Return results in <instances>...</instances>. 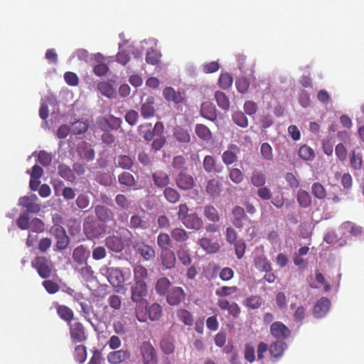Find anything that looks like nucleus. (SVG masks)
<instances>
[{"label":"nucleus","mask_w":364,"mask_h":364,"mask_svg":"<svg viewBox=\"0 0 364 364\" xmlns=\"http://www.w3.org/2000/svg\"><path fill=\"white\" fill-rule=\"evenodd\" d=\"M31 265L41 278L48 279L52 275L53 267L52 262L44 256L35 257L31 262Z\"/></svg>","instance_id":"nucleus-1"},{"label":"nucleus","mask_w":364,"mask_h":364,"mask_svg":"<svg viewBox=\"0 0 364 364\" xmlns=\"http://www.w3.org/2000/svg\"><path fill=\"white\" fill-rule=\"evenodd\" d=\"M148 294V288L146 282H134L131 287V299L136 304H148L146 297Z\"/></svg>","instance_id":"nucleus-2"},{"label":"nucleus","mask_w":364,"mask_h":364,"mask_svg":"<svg viewBox=\"0 0 364 364\" xmlns=\"http://www.w3.org/2000/svg\"><path fill=\"white\" fill-rule=\"evenodd\" d=\"M140 353L144 364H157L158 358L156 350L149 342L144 341L141 344Z\"/></svg>","instance_id":"nucleus-3"},{"label":"nucleus","mask_w":364,"mask_h":364,"mask_svg":"<svg viewBox=\"0 0 364 364\" xmlns=\"http://www.w3.org/2000/svg\"><path fill=\"white\" fill-rule=\"evenodd\" d=\"M68 326L70 338L73 343H82L87 340L85 328L81 322L74 321Z\"/></svg>","instance_id":"nucleus-4"},{"label":"nucleus","mask_w":364,"mask_h":364,"mask_svg":"<svg viewBox=\"0 0 364 364\" xmlns=\"http://www.w3.org/2000/svg\"><path fill=\"white\" fill-rule=\"evenodd\" d=\"M122 124V119L111 115L109 119L101 117L97 119V124L102 131L109 132L111 130L118 129Z\"/></svg>","instance_id":"nucleus-5"},{"label":"nucleus","mask_w":364,"mask_h":364,"mask_svg":"<svg viewBox=\"0 0 364 364\" xmlns=\"http://www.w3.org/2000/svg\"><path fill=\"white\" fill-rule=\"evenodd\" d=\"M38 198L36 195L31 196H23L19 198L18 205L26 209L28 213H38L41 206L37 203Z\"/></svg>","instance_id":"nucleus-6"},{"label":"nucleus","mask_w":364,"mask_h":364,"mask_svg":"<svg viewBox=\"0 0 364 364\" xmlns=\"http://www.w3.org/2000/svg\"><path fill=\"white\" fill-rule=\"evenodd\" d=\"M232 223L238 229H242L244 227L245 222L250 221L248 216L247 215L245 208L240 206L235 205L232 209Z\"/></svg>","instance_id":"nucleus-7"},{"label":"nucleus","mask_w":364,"mask_h":364,"mask_svg":"<svg viewBox=\"0 0 364 364\" xmlns=\"http://www.w3.org/2000/svg\"><path fill=\"white\" fill-rule=\"evenodd\" d=\"M105 276L109 282L113 287H119L124 282V276L122 271L117 267H108L106 269Z\"/></svg>","instance_id":"nucleus-8"},{"label":"nucleus","mask_w":364,"mask_h":364,"mask_svg":"<svg viewBox=\"0 0 364 364\" xmlns=\"http://www.w3.org/2000/svg\"><path fill=\"white\" fill-rule=\"evenodd\" d=\"M165 296L169 305L178 306L185 299L186 293L181 287H174Z\"/></svg>","instance_id":"nucleus-9"},{"label":"nucleus","mask_w":364,"mask_h":364,"mask_svg":"<svg viewBox=\"0 0 364 364\" xmlns=\"http://www.w3.org/2000/svg\"><path fill=\"white\" fill-rule=\"evenodd\" d=\"M270 332L277 339H285L290 336V330L282 322L275 321L270 326Z\"/></svg>","instance_id":"nucleus-10"},{"label":"nucleus","mask_w":364,"mask_h":364,"mask_svg":"<svg viewBox=\"0 0 364 364\" xmlns=\"http://www.w3.org/2000/svg\"><path fill=\"white\" fill-rule=\"evenodd\" d=\"M133 248L136 253L139 254L145 260H150L155 257L154 249L143 242H136Z\"/></svg>","instance_id":"nucleus-11"},{"label":"nucleus","mask_w":364,"mask_h":364,"mask_svg":"<svg viewBox=\"0 0 364 364\" xmlns=\"http://www.w3.org/2000/svg\"><path fill=\"white\" fill-rule=\"evenodd\" d=\"M160 258L164 269H171L175 267L176 257L171 249L161 251Z\"/></svg>","instance_id":"nucleus-12"},{"label":"nucleus","mask_w":364,"mask_h":364,"mask_svg":"<svg viewBox=\"0 0 364 364\" xmlns=\"http://www.w3.org/2000/svg\"><path fill=\"white\" fill-rule=\"evenodd\" d=\"M155 99L153 96H149L141 105V114L144 119H149L155 115Z\"/></svg>","instance_id":"nucleus-13"},{"label":"nucleus","mask_w":364,"mask_h":364,"mask_svg":"<svg viewBox=\"0 0 364 364\" xmlns=\"http://www.w3.org/2000/svg\"><path fill=\"white\" fill-rule=\"evenodd\" d=\"M240 149L237 145L231 144L228 146V150L225 151L222 155V159L225 164L230 165L235 163L237 159V154Z\"/></svg>","instance_id":"nucleus-14"},{"label":"nucleus","mask_w":364,"mask_h":364,"mask_svg":"<svg viewBox=\"0 0 364 364\" xmlns=\"http://www.w3.org/2000/svg\"><path fill=\"white\" fill-rule=\"evenodd\" d=\"M163 96L166 101L173 102L175 104L182 103L185 100L183 93L176 91L171 87H166L164 89Z\"/></svg>","instance_id":"nucleus-15"},{"label":"nucleus","mask_w":364,"mask_h":364,"mask_svg":"<svg viewBox=\"0 0 364 364\" xmlns=\"http://www.w3.org/2000/svg\"><path fill=\"white\" fill-rule=\"evenodd\" d=\"M176 185L182 190H190L194 186L193 178L184 171H181L176 178Z\"/></svg>","instance_id":"nucleus-16"},{"label":"nucleus","mask_w":364,"mask_h":364,"mask_svg":"<svg viewBox=\"0 0 364 364\" xmlns=\"http://www.w3.org/2000/svg\"><path fill=\"white\" fill-rule=\"evenodd\" d=\"M331 302L326 297H322L316 302L314 307L313 314L316 318H322L328 311Z\"/></svg>","instance_id":"nucleus-17"},{"label":"nucleus","mask_w":364,"mask_h":364,"mask_svg":"<svg viewBox=\"0 0 364 364\" xmlns=\"http://www.w3.org/2000/svg\"><path fill=\"white\" fill-rule=\"evenodd\" d=\"M200 112L203 117L210 121L215 122L217 119V109L215 105H213L210 102H205L202 103Z\"/></svg>","instance_id":"nucleus-18"},{"label":"nucleus","mask_w":364,"mask_h":364,"mask_svg":"<svg viewBox=\"0 0 364 364\" xmlns=\"http://www.w3.org/2000/svg\"><path fill=\"white\" fill-rule=\"evenodd\" d=\"M188 229L199 230L203 227V221L197 213H191L186 219L182 222Z\"/></svg>","instance_id":"nucleus-19"},{"label":"nucleus","mask_w":364,"mask_h":364,"mask_svg":"<svg viewBox=\"0 0 364 364\" xmlns=\"http://www.w3.org/2000/svg\"><path fill=\"white\" fill-rule=\"evenodd\" d=\"M89 257L90 251L87 250L83 245H79L73 250V259L79 264H87V260Z\"/></svg>","instance_id":"nucleus-20"},{"label":"nucleus","mask_w":364,"mask_h":364,"mask_svg":"<svg viewBox=\"0 0 364 364\" xmlns=\"http://www.w3.org/2000/svg\"><path fill=\"white\" fill-rule=\"evenodd\" d=\"M106 247L112 252H120L124 250V245L122 239L117 236H109L105 239Z\"/></svg>","instance_id":"nucleus-21"},{"label":"nucleus","mask_w":364,"mask_h":364,"mask_svg":"<svg viewBox=\"0 0 364 364\" xmlns=\"http://www.w3.org/2000/svg\"><path fill=\"white\" fill-rule=\"evenodd\" d=\"M130 357V353L127 350L112 351L107 355V360L112 364H119Z\"/></svg>","instance_id":"nucleus-22"},{"label":"nucleus","mask_w":364,"mask_h":364,"mask_svg":"<svg viewBox=\"0 0 364 364\" xmlns=\"http://www.w3.org/2000/svg\"><path fill=\"white\" fill-rule=\"evenodd\" d=\"M198 244L203 250L209 254L216 253L220 247L218 242L208 237H203L200 239Z\"/></svg>","instance_id":"nucleus-23"},{"label":"nucleus","mask_w":364,"mask_h":364,"mask_svg":"<svg viewBox=\"0 0 364 364\" xmlns=\"http://www.w3.org/2000/svg\"><path fill=\"white\" fill-rule=\"evenodd\" d=\"M56 312L60 318L68 323H70L74 318V313L73 310L65 305H60L58 303L55 304Z\"/></svg>","instance_id":"nucleus-24"},{"label":"nucleus","mask_w":364,"mask_h":364,"mask_svg":"<svg viewBox=\"0 0 364 364\" xmlns=\"http://www.w3.org/2000/svg\"><path fill=\"white\" fill-rule=\"evenodd\" d=\"M171 286V281L166 277H160L156 282L155 289L160 296H165Z\"/></svg>","instance_id":"nucleus-25"},{"label":"nucleus","mask_w":364,"mask_h":364,"mask_svg":"<svg viewBox=\"0 0 364 364\" xmlns=\"http://www.w3.org/2000/svg\"><path fill=\"white\" fill-rule=\"evenodd\" d=\"M153 181L154 185L159 188H164L167 186L170 182L168 175L163 171H159L152 174Z\"/></svg>","instance_id":"nucleus-26"},{"label":"nucleus","mask_w":364,"mask_h":364,"mask_svg":"<svg viewBox=\"0 0 364 364\" xmlns=\"http://www.w3.org/2000/svg\"><path fill=\"white\" fill-rule=\"evenodd\" d=\"M114 164L116 167L126 170H132L134 165V161L131 156L121 154L114 158Z\"/></svg>","instance_id":"nucleus-27"},{"label":"nucleus","mask_w":364,"mask_h":364,"mask_svg":"<svg viewBox=\"0 0 364 364\" xmlns=\"http://www.w3.org/2000/svg\"><path fill=\"white\" fill-rule=\"evenodd\" d=\"M97 218L102 222H108L113 218V213L108 208L98 205L95 208Z\"/></svg>","instance_id":"nucleus-28"},{"label":"nucleus","mask_w":364,"mask_h":364,"mask_svg":"<svg viewBox=\"0 0 364 364\" xmlns=\"http://www.w3.org/2000/svg\"><path fill=\"white\" fill-rule=\"evenodd\" d=\"M195 132L199 139L205 141H209L213 138V134L210 129L203 124H196Z\"/></svg>","instance_id":"nucleus-29"},{"label":"nucleus","mask_w":364,"mask_h":364,"mask_svg":"<svg viewBox=\"0 0 364 364\" xmlns=\"http://www.w3.org/2000/svg\"><path fill=\"white\" fill-rule=\"evenodd\" d=\"M287 346L285 342L282 341H277L270 345L269 350L272 356L279 358L282 356Z\"/></svg>","instance_id":"nucleus-30"},{"label":"nucleus","mask_w":364,"mask_h":364,"mask_svg":"<svg viewBox=\"0 0 364 364\" xmlns=\"http://www.w3.org/2000/svg\"><path fill=\"white\" fill-rule=\"evenodd\" d=\"M119 183L127 188H132L136 184V180L129 172L123 171L118 176Z\"/></svg>","instance_id":"nucleus-31"},{"label":"nucleus","mask_w":364,"mask_h":364,"mask_svg":"<svg viewBox=\"0 0 364 364\" xmlns=\"http://www.w3.org/2000/svg\"><path fill=\"white\" fill-rule=\"evenodd\" d=\"M221 183L216 179H210L208 181L206 186L207 193L213 198L218 197L221 193Z\"/></svg>","instance_id":"nucleus-32"},{"label":"nucleus","mask_w":364,"mask_h":364,"mask_svg":"<svg viewBox=\"0 0 364 364\" xmlns=\"http://www.w3.org/2000/svg\"><path fill=\"white\" fill-rule=\"evenodd\" d=\"M177 257L181 263L184 266H189L192 263V258L189 250L184 246H179L176 251Z\"/></svg>","instance_id":"nucleus-33"},{"label":"nucleus","mask_w":364,"mask_h":364,"mask_svg":"<svg viewBox=\"0 0 364 364\" xmlns=\"http://www.w3.org/2000/svg\"><path fill=\"white\" fill-rule=\"evenodd\" d=\"M172 239L176 242H184L189 238V232L183 228H174L171 231Z\"/></svg>","instance_id":"nucleus-34"},{"label":"nucleus","mask_w":364,"mask_h":364,"mask_svg":"<svg viewBox=\"0 0 364 364\" xmlns=\"http://www.w3.org/2000/svg\"><path fill=\"white\" fill-rule=\"evenodd\" d=\"M341 229L343 235H350L352 236L360 235L362 232L361 228L354 223L347 221L342 224Z\"/></svg>","instance_id":"nucleus-35"},{"label":"nucleus","mask_w":364,"mask_h":364,"mask_svg":"<svg viewBox=\"0 0 364 364\" xmlns=\"http://www.w3.org/2000/svg\"><path fill=\"white\" fill-rule=\"evenodd\" d=\"M58 174L65 180L74 182L76 180L75 173L70 166L65 164H60L58 168Z\"/></svg>","instance_id":"nucleus-36"},{"label":"nucleus","mask_w":364,"mask_h":364,"mask_svg":"<svg viewBox=\"0 0 364 364\" xmlns=\"http://www.w3.org/2000/svg\"><path fill=\"white\" fill-rule=\"evenodd\" d=\"M243 305L250 309H259L263 304L262 298L259 295H252L245 299Z\"/></svg>","instance_id":"nucleus-37"},{"label":"nucleus","mask_w":364,"mask_h":364,"mask_svg":"<svg viewBox=\"0 0 364 364\" xmlns=\"http://www.w3.org/2000/svg\"><path fill=\"white\" fill-rule=\"evenodd\" d=\"M218 107L224 111H228L230 108V100L228 97L221 91H216L214 95Z\"/></svg>","instance_id":"nucleus-38"},{"label":"nucleus","mask_w":364,"mask_h":364,"mask_svg":"<svg viewBox=\"0 0 364 364\" xmlns=\"http://www.w3.org/2000/svg\"><path fill=\"white\" fill-rule=\"evenodd\" d=\"M97 90L104 96L112 98L115 96L116 92L112 85L107 82H100L97 85Z\"/></svg>","instance_id":"nucleus-39"},{"label":"nucleus","mask_w":364,"mask_h":364,"mask_svg":"<svg viewBox=\"0 0 364 364\" xmlns=\"http://www.w3.org/2000/svg\"><path fill=\"white\" fill-rule=\"evenodd\" d=\"M296 198L299 205L304 208L309 207L311 204V197L306 191L302 189L299 190Z\"/></svg>","instance_id":"nucleus-40"},{"label":"nucleus","mask_w":364,"mask_h":364,"mask_svg":"<svg viewBox=\"0 0 364 364\" xmlns=\"http://www.w3.org/2000/svg\"><path fill=\"white\" fill-rule=\"evenodd\" d=\"M204 215L208 220L213 223L219 222L220 220L218 210L212 205H208L204 207Z\"/></svg>","instance_id":"nucleus-41"},{"label":"nucleus","mask_w":364,"mask_h":364,"mask_svg":"<svg viewBox=\"0 0 364 364\" xmlns=\"http://www.w3.org/2000/svg\"><path fill=\"white\" fill-rule=\"evenodd\" d=\"M299 156L304 161H311L315 158V153L312 148L304 144L299 149Z\"/></svg>","instance_id":"nucleus-42"},{"label":"nucleus","mask_w":364,"mask_h":364,"mask_svg":"<svg viewBox=\"0 0 364 364\" xmlns=\"http://www.w3.org/2000/svg\"><path fill=\"white\" fill-rule=\"evenodd\" d=\"M147 314L150 320L157 321L162 315V307L159 304L154 303L147 307Z\"/></svg>","instance_id":"nucleus-43"},{"label":"nucleus","mask_w":364,"mask_h":364,"mask_svg":"<svg viewBox=\"0 0 364 364\" xmlns=\"http://www.w3.org/2000/svg\"><path fill=\"white\" fill-rule=\"evenodd\" d=\"M88 123L86 121L77 120L70 126L71 133L74 135H79L87 132Z\"/></svg>","instance_id":"nucleus-44"},{"label":"nucleus","mask_w":364,"mask_h":364,"mask_svg":"<svg viewBox=\"0 0 364 364\" xmlns=\"http://www.w3.org/2000/svg\"><path fill=\"white\" fill-rule=\"evenodd\" d=\"M173 135L176 139L181 143H188L191 140L188 131L181 127L175 128Z\"/></svg>","instance_id":"nucleus-45"},{"label":"nucleus","mask_w":364,"mask_h":364,"mask_svg":"<svg viewBox=\"0 0 364 364\" xmlns=\"http://www.w3.org/2000/svg\"><path fill=\"white\" fill-rule=\"evenodd\" d=\"M156 242L161 251L164 250H169L171 246V240L168 234L161 232L157 236Z\"/></svg>","instance_id":"nucleus-46"},{"label":"nucleus","mask_w":364,"mask_h":364,"mask_svg":"<svg viewBox=\"0 0 364 364\" xmlns=\"http://www.w3.org/2000/svg\"><path fill=\"white\" fill-rule=\"evenodd\" d=\"M176 316L178 319L186 326H192L193 324V317L192 314L186 309H180L176 311Z\"/></svg>","instance_id":"nucleus-47"},{"label":"nucleus","mask_w":364,"mask_h":364,"mask_svg":"<svg viewBox=\"0 0 364 364\" xmlns=\"http://www.w3.org/2000/svg\"><path fill=\"white\" fill-rule=\"evenodd\" d=\"M148 277V271L146 267L139 264L134 268V282H145L144 279Z\"/></svg>","instance_id":"nucleus-48"},{"label":"nucleus","mask_w":364,"mask_h":364,"mask_svg":"<svg viewBox=\"0 0 364 364\" xmlns=\"http://www.w3.org/2000/svg\"><path fill=\"white\" fill-rule=\"evenodd\" d=\"M350 165L354 171H359L362 168L363 158L360 154H356L353 151L350 154Z\"/></svg>","instance_id":"nucleus-49"},{"label":"nucleus","mask_w":364,"mask_h":364,"mask_svg":"<svg viewBox=\"0 0 364 364\" xmlns=\"http://www.w3.org/2000/svg\"><path fill=\"white\" fill-rule=\"evenodd\" d=\"M311 193L315 198L319 200H323L326 197V188L321 183L318 182L312 184Z\"/></svg>","instance_id":"nucleus-50"},{"label":"nucleus","mask_w":364,"mask_h":364,"mask_svg":"<svg viewBox=\"0 0 364 364\" xmlns=\"http://www.w3.org/2000/svg\"><path fill=\"white\" fill-rule=\"evenodd\" d=\"M139 132L146 141H151L154 136V133L150 123L140 125L139 127Z\"/></svg>","instance_id":"nucleus-51"},{"label":"nucleus","mask_w":364,"mask_h":364,"mask_svg":"<svg viewBox=\"0 0 364 364\" xmlns=\"http://www.w3.org/2000/svg\"><path fill=\"white\" fill-rule=\"evenodd\" d=\"M251 183L257 188L264 186L266 183V177L264 174L260 171H255L250 178Z\"/></svg>","instance_id":"nucleus-52"},{"label":"nucleus","mask_w":364,"mask_h":364,"mask_svg":"<svg viewBox=\"0 0 364 364\" xmlns=\"http://www.w3.org/2000/svg\"><path fill=\"white\" fill-rule=\"evenodd\" d=\"M164 195L166 199L171 203H177L181 198L178 192L176 189L170 187L166 188L164 189Z\"/></svg>","instance_id":"nucleus-53"},{"label":"nucleus","mask_w":364,"mask_h":364,"mask_svg":"<svg viewBox=\"0 0 364 364\" xmlns=\"http://www.w3.org/2000/svg\"><path fill=\"white\" fill-rule=\"evenodd\" d=\"M136 306L135 309V314L137 320L140 322H145L147 320L148 314H147V305H142L141 304H136Z\"/></svg>","instance_id":"nucleus-54"},{"label":"nucleus","mask_w":364,"mask_h":364,"mask_svg":"<svg viewBox=\"0 0 364 364\" xmlns=\"http://www.w3.org/2000/svg\"><path fill=\"white\" fill-rule=\"evenodd\" d=\"M232 118V121L240 127L245 128L248 126V119L245 114L241 111L235 112Z\"/></svg>","instance_id":"nucleus-55"},{"label":"nucleus","mask_w":364,"mask_h":364,"mask_svg":"<svg viewBox=\"0 0 364 364\" xmlns=\"http://www.w3.org/2000/svg\"><path fill=\"white\" fill-rule=\"evenodd\" d=\"M237 291L238 288L236 286H223L216 289L215 294L220 297H225L235 294Z\"/></svg>","instance_id":"nucleus-56"},{"label":"nucleus","mask_w":364,"mask_h":364,"mask_svg":"<svg viewBox=\"0 0 364 364\" xmlns=\"http://www.w3.org/2000/svg\"><path fill=\"white\" fill-rule=\"evenodd\" d=\"M129 227L132 229H146V222L138 215H134L130 218Z\"/></svg>","instance_id":"nucleus-57"},{"label":"nucleus","mask_w":364,"mask_h":364,"mask_svg":"<svg viewBox=\"0 0 364 364\" xmlns=\"http://www.w3.org/2000/svg\"><path fill=\"white\" fill-rule=\"evenodd\" d=\"M232 81V77L229 73H222L218 79V85L220 88L227 90L231 87Z\"/></svg>","instance_id":"nucleus-58"},{"label":"nucleus","mask_w":364,"mask_h":364,"mask_svg":"<svg viewBox=\"0 0 364 364\" xmlns=\"http://www.w3.org/2000/svg\"><path fill=\"white\" fill-rule=\"evenodd\" d=\"M16 223L18 228L21 230H28L31 226V220L27 213L21 214Z\"/></svg>","instance_id":"nucleus-59"},{"label":"nucleus","mask_w":364,"mask_h":364,"mask_svg":"<svg viewBox=\"0 0 364 364\" xmlns=\"http://www.w3.org/2000/svg\"><path fill=\"white\" fill-rule=\"evenodd\" d=\"M87 358V349L85 346L77 345L75 348V359L80 363L85 361Z\"/></svg>","instance_id":"nucleus-60"},{"label":"nucleus","mask_w":364,"mask_h":364,"mask_svg":"<svg viewBox=\"0 0 364 364\" xmlns=\"http://www.w3.org/2000/svg\"><path fill=\"white\" fill-rule=\"evenodd\" d=\"M203 168L208 173L216 171V162L212 156L208 155L205 156L203 159Z\"/></svg>","instance_id":"nucleus-61"},{"label":"nucleus","mask_w":364,"mask_h":364,"mask_svg":"<svg viewBox=\"0 0 364 364\" xmlns=\"http://www.w3.org/2000/svg\"><path fill=\"white\" fill-rule=\"evenodd\" d=\"M229 177L233 183L239 184L243 181L244 174L239 168H232L230 169Z\"/></svg>","instance_id":"nucleus-62"},{"label":"nucleus","mask_w":364,"mask_h":364,"mask_svg":"<svg viewBox=\"0 0 364 364\" xmlns=\"http://www.w3.org/2000/svg\"><path fill=\"white\" fill-rule=\"evenodd\" d=\"M255 264L261 271L269 272L272 270L271 263L264 257H259L255 259Z\"/></svg>","instance_id":"nucleus-63"},{"label":"nucleus","mask_w":364,"mask_h":364,"mask_svg":"<svg viewBox=\"0 0 364 364\" xmlns=\"http://www.w3.org/2000/svg\"><path fill=\"white\" fill-rule=\"evenodd\" d=\"M117 205L124 210H127L131 206V200L124 194H117L115 197Z\"/></svg>","instance_id":"nucleus-64"}]
</instances>
